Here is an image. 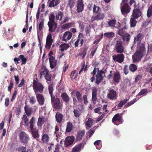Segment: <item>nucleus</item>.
Listing matches in <instances>:
<instances>
[{
  "instance_id": "nucleus-18",
  "label": "nucleus",
  "mask_w": 152,
  "mask_h": 152,
  "mask_svg": "<svg viewBox=\"0 0 152 152\" xmlns=\"http://www.w3.org/2000/svg\"><path fill=\"white\" fill-rule=\"evenodd\" d=\"M36 97L37 102L39 104L42 105L44 104L45 100L43 95L39 94H36Z\"/></svg>"
},
{
  "instance_id": "nucleus-6",
  "label": "nucleus",
  "mask_w": 152,
  "mask_h": 152,
  "mask_svg": "<svg viewBox=\"0 0 152 152\" xmlns=\"http://www.w3.org/2000/svg\"><path fill=\"white\" fill-rule=\"evenodd\" d=\"M18 136L21 143L25 145L27 144L30 140L29 135L24 132H21Z\"/></svg>"
},
{
  "instance_id": "nucleus-37",
  "label": "nucleus",
  "mask_w": 152,
  "mask_h": 152,
  "mask_svg": "<svg viewBox=\"0 0 152 152\" xmlns=\"http://www.w3.org/2000/svg\"><path fill=\"white\" fill-rule=\"evenodd\" d=\"M72 129L73 125L72 123L70 121L68 122L66 126V132L67 133L70 132L72 131Z\"/></svg>"
},
{
  "instance_id": "nucleus-2",
  "label": "nucleus",
  "mask_w": 152,
  "mask_h": 152,
  "mask_svg": "<svg viewBox=\"0 0 152 152\" xmlns=\"http://www.w3.org/2000/svg\"><path fill=\"white\" fill-rule=\"evenodd\" d=\"M51 99V103L52 107L55 110H61L63 108V103L59 98L53 96Z\"/></svg>"
},
{
  "instance_id": "nucleus-52",
  "label": "nucleus",
  "mask_w": 152,
  "mask_h": 152,
  "mask_svg": "<svg viewBox=\"0 0 152 152\" xmlns=\"http://www.w3.org/2000/svg\"><path fill=\"white\" fill-rule=\"evenodd\" d=\"M137 101V100L136 98H135L133 99V100L131 101L128 103L124 107L125 108H126L127 107L131 106L132 105L134 104Z\"/></svg>"
},
{
  "instance_id": "nucleus-56",
  "label": "nucleus",
  "mask_w": 152,
  "mask_h": 152,
  "mask_svg": "<svg viewBox=\"0 0 152 152\" xmlns=\"http://www.w3.org/2000/svg\"><path fill=\"white\" fill-rule=\"evenodd\" d=\"M55 16L52 13H50L49 16V20L50 23H55L54 21Z\"/></svg>"
},
{
  "instance_id": "nucleus-50",
  "label": "nucleus",
  "mask_w": 152,
  "mask_h": 152,
  "mask_svg": "<svg viewBox=\"0 0 152 152\" xmlns=\"http://www.w3.org/2000/svg\"><path fill=\"white\" fill-rule=\"evenodd\" d=\"M49 94L50 95L51 98L53 97V96H55L53 95V88L52 85L49 86L48 88Z\"/></svg>"
},
{
  "instance_id": "nucleus-22",
  "label": "nucleus",
  "mask_w": 152,
  "mask_h": 152,
  "mask_svg": "<svg viewBox=\"0 0 152 152\" xmlns=\"http://www.w3.org/2000/svg\"><path fill=\"white\" fill-rule=\"evenodd\" d=\"M72 36V33L70 31L65 32L62 37V40L65 42H67L71 38Z\"/></svg>"
},
{
  "instance_id": "nucleus-1",
  "label": "nucleus",
  "mask_w": 152,
  "mask_h": 152,
  "mask_svg": "<svg viewBox=\"0 0 152 152\" xmlns=\"http://www.w3.org/2000/svg\"><path fill=\"white\" fill-rule=\"evenodd\" d=\"M35 118L34 117H32L29 121L30 132L31 133L32 137L34 139L39 138V129L34 127L35 124Z\"/></svg>"
},
{
  "instance_id": "nucleus-19",
  "label": "nucleus",
  "mask_w": 152,
  "mask_h": 152,
  "mask_svg": "<svg viewBox=\"0 0 152 152\" xmlns=\"http://www.w3.org/2000/svg\"><path fill=\"white\" fill-rule=\"evenodd\" d=\"M141 12L139 9H134L133 10L132 16V17L137 19L141 16Z\"/></svg>"
},
{
  "instance_id": "nucleus-23",
  "label": "nucleus",
  "mask_w": 152,
  "mask_h": 152,
  "mask_svg": "<svg viewBox=\"0 0 152 152\" xmlns=\"http://www.w3.org/2000/svg\"><path fill=\"white\" fill-rule=\"evenodd\" d=\"M49 59L50 68L52 69H54L57 65V60L55 59L53 56H50Z\"/></svg>"
},
{
  "instance_id": "nucleus-32",
  "label": "nucleus",
  "mask_w": 152,
  "mask_h": 152,
  "mask_svg": "<svg viewBox=\"0 0 152 152\" xmlns=\"http://www.w3.org/2000/svg\"><path fill=\"white\" fill-rule=\"evenodd\" d=\"M85 141L83 140L81 143H80L76 145L72 149V152H79L81 150V147L82 144H84Z\"/></svg>"
},
{
  "instance_id": "nucleus-58",
  "label": "nucleus",
  "mask_w": 152,
  "mask_h": 152,
  "mask_svg": "<svg viewBox=\"0 0 152 152\" xmlns=\"http://www.w3.org/2000/svg\"><path fill=\"white\" fill-rule=\"evenodd\" d=\"M59 127L57 125H56L55 127V132H54V134H56V137H58L59 134H58V131H59Z\"/></svg>"
},
{
  "instance_id": "nucleus-34",
  "label": "nucleus",
  "mask_w": 152,
  "mask_h": 152,
  "mask_svg": "<svg viewBox=\"0 0 152 152\" xmlns=\"http://www.w3.org/2000/svg\"><path fill=\"white\" fill-rule=\"evenodd\" d=\"M74 116L77 118H79L81 115V112L78 108H75L73 110Z\"/></svg>"
},
{
  "instance_id": "nucleus-57",
  "label": "nucleus",
  "mask_w": 152,
  "mask_h": 152,
  "mask_svg": "<svg viewBox=\"0 0 152 152\" xmlns=\"http://www.w3.org/2000/svg\"><path fill=\"white\" fill-rule=\"evenodd\" d=\"M45 77L48 83H50L51 82V77L49 73L45 76Z\"/></svg>"
},
{
  "instance_id": "nucleus-8",
  "label": "nucleus",
  "mask_w": 152,
  "mask_h": 152,
  "mask_svg": "<svg viewBox=\"0 0 152 152\" xmlns=\"http://www.w3.org/2000/svg\"><path fill=\"white\" fill-rule=\"evenodd\" d=\"M113 60L119 63H122L124 61L125 58L124 55L122 53H119L117 55L112 56Z\"/></svg>"
},
{
  "instance_id": "nucleus-5",
  "label": "nucleus",
  "mask_w": 152,
  "mask_h": 152,
  "mask_svg": "<svg viewBox=\"0 0 152 152\" xmlns=\"http://www.w3.org/2000/svg\"><path fill=\"white\" fill-rule=\"evenodd\" d=\"M114 50L118 53H122L124 52V48L122 42L120 39L116 41L114 48Z\"/></svg>"
},
{
  "instance_id": "nucleus-47",
  "label": "nucleus",
  "mask_w": 152,
  "mask_h": 152,
  "mask_svg": "<svg viewBox=\"0 0 152 152\" xmlns=\"http://www.w3.org/2000/svg\"><path fill=\"white\" fill-rule=\"evenodd\" d=\"M94 122V120L92 118H89L86 121V125L89 128H90L93 125Z\"/></svg>"
},
{
  "instance_id": "nucleus-36",
  "label": "nucleus",
  "mask_w": 152,
  "mask_h": 152,
  "mask_svg": "<svg viewBox=\"0 0 152 152\" xmlns=\"http://www.w3.org/2000/svg\"><path fill=\"white\" fill-rule=\"evenodd\" d=\"M50 138L48 135L46 134H42V141L43 143H47L49 142Z\"/></svg>"
},
{
  "instance_id": "nucleus-63",
  "label": "nucleus",
  "mask_w": 152,
  "mask_h": 152,
  "mask_svg": "<svg viewBox=\"0 0 152 152\" xmlns=\"http://www.w3.org/2000/svg\"><path fill=\"white\" fill-rule=\"evenodd\" d=\"M78 23L80 27V30L82 31H83L84 28V23L80 21H79Z\"/></svg>"
},
{
  "instance_id": "nucleus-11",
  "label": "nucleus",
  "mask_w": 152,
  "mask_h": 152,
  "mask_svg": "<svg viewBox=\"0 0 152 152\" xmlns=\"http://www.w3.org/2000/svg\"><path fill=\"white\" fill-rule=\"evenodd\" d=\"M143 56H144V55L141 54L138 52L136 51L132 56L133 62L135 63L141 59V58Z\"/></svg>"
},
{
  "instance_id": "nucleus-31",
  "label": "nucleus",
  "mask_w": 152,
  "mask_h": 152,
  "mask_svg": "<svg viewBox=\"0 0 152 152\" xmlns=\"http://www.w3.org/2000/svg\"><path fill=\"white\" fill-rule=\"evenodd\" d=\"M121 37L123 41L127 43L129 42L131 38V36L129 34L126 33Z\"/></svg>"
},
{
  "instance_id": "nucleus-30",
  "label": "nucleus",
  "mask_w": 152,
  "mask_h": 152,
  "mask_svg": "<svg viewBox=\"0 0 152 152\" xmlns=\"http://www.w3.org/2000/svg\"><path fill=\"white\" fill-rule=\"evenodd\" d=\"M96 77L95 83L97 85H98L101 82L103 79V76L102 75L97 73L96 74Z\"/></svg>"
},
{
  "instance_id": "nucleus-14",
  "label": "nucleus",
  "mask_w": 152,
  "mask_h": 152,
  "mask_svg": "<svg viewBox=\"0 0 152 152\" xmlns=\"http://www.w3.org/2000/svg\"><path fill=\"white\" fill-rule=\"evenodd\" d=\"M49 27V30L50 32L53 33L55 32L57 28L58 24L56 23H50L48 22V24Z\"/></svg>"
},
{
  "instance_id": "nucleus-10",
  "label": "nucleus",
  "mask_w": 152,
  "mask_h": 152,
  "mask_svg": "<svg viewBox=\"0 0 152 152\" xmlns=\"http://www.w3.org/2000/svg\"><path fill=\"white\" fill-rule=\"evenodd\" d=\"M98 88L96 87H94L92 89V100L93 103L95 104L97 100V95Z\"/></svg>"
},
{
  "instance_id": "nucleus-44",
  "label": "nucleus",
  "mask_w": 152,
  "mask_h": 152,
  "mask_svg": "<svg viewBox=\"0 0 152 152\" xmlns=\"http://www.w3.org/2000/svg\"><path fill=\"white\" fill-rule=\"evenodd\" d=\"M75 23L73 22H70L64 24L62 26V28L63 29H67L72 27Z\"/></svg>"
},
{
  "instance_id": "nucleus-51",
  "label": "nucleus",
  "mask_w": 152,
  "mask_h": 152,
  "mask_svg": "<svg viewBox=\"0 0 152 152\" xmlns=\"http://www.w3.org/2000/svg\"><path fill=\"white\" fill-rule=\"evenodd\" d=\"M44 26V21H41L39 23L38 28L37 29V33L39 32L43 28Z\"/></svg>"
},
{
  "instance_id": "nucleus-55",
  "label": "nucleus",
  "mask_w": 152,
  "mask_h": 152,
  "mask_svg": "<svg viewBox=\"0 0 152 152\" xmlns=\"http://www.w3.org/2000/svg\"><path fill=\"white\" fill-rule=\"evenodd\" d=\"M63 12L61 11H59L58 12V14L56 15V18L57 20H61L62 18V16L63 15Z\"/></svg>"
},
{
  "instance_id": "nucleus-17",
  "label": "nucleus",
  "mask_w": 152,
  "mask_h": 152,
  "mask_svg": "<svg viewBox=\"0 0 152 152\" xmlns=\"http://www.w3.org/2000/svg\"><path fill=\"white\" fill-rule=\"evenodd\" d=\"M143 38V34L139 33L137 35L136 37H134V43L137 42V45H139L140 44Z\"/></svg>"
},
{
  "instance_id": "nucleus-16",
  "label": "nucleus",
  "mask_w": 152,
  "mask_h": 152,
  "mask_svg": "<svg viewBox=\"0 0 152 152\" xmlns=\"http://www.w3.org/2000/svg\"><path fill=\"white\" fill-rule=\"evenodd\" d=\"M85 133V131L84 129L78 131L76 136V141L81 140L83 137Z\"/></svg>"
},
{
  "instance_id": "nucleus-13",
  "label": "nucleus",
  "mask_w": 152,
  "mask_h": 152,
  "mask_svg": "<svg viewBox=\"0 0 152 152\" xmlns=\"http://www.w3.org/2000/svg\"><path fill=\"white\" fill-rule=\"evenodd\" d=\"M138 46L137 48V52H138L144 56L146 53V50L145 48V45L144 43H142L140 45H138Z\"/></svg>"
},
{
  "instance_id": "nucleus-15",
  "label": "nucleus",
  "mask_w": 152,
  "mask_h": 152,
  "mask_svg": "<svg viewBox=\"0 0 152 152\" xmlns=\"http://www.w3.org/2000/svg\"><path fill=\"white\" fill-rule=\"evenodd\" d=\"M53 40L52 39V34H49L47 37L45 47L46 48H50L52 44Z\"/></svg>"
},
{
  "instance_id": "nucleus-45",
  "label": "nucleus",
  "mask_w": 152,
  "mask_h": 152,
  "mask_svg": "<svg viewBox=\"0 0 152 152\" xmlns=\"http://www.w3.org/2000/svg\"><path fill=\"white\" fill-rule=\"evenodd\" d=\"M60 47L61 48V51L63 52L64 50H66L68 49L69 48V46L68 44L64 43L61 45Z\"/></svg>"
},
{
  "instance_id": "nucleus-4",
  "label": "nucleus",
  "mask_w": 152,
  "mask_h": 152,
  "mask_svg": "<svg viewBox=\"0 0 152 152\" xmlns=\"http://www.w3.org/2000/svg\"><path fill=\"white\" fill-rule=\"evenodd\" d=\"M32 86L34 92L37 94L39 92L42 93L43 91L44 86L42 84L38 81L34 80L33 81Z\"/></svg>"
},
{
  "instance_id": "nucleus-59",
  "label": "nucleus",
  "mask_w": 152,
  "mask_h": 152,
  "mask_svg": "<svg viewBox=\"0 0 152 152\" xmlns=\"http://www.w3.org/2000/svg\"><path fill=\"white\" fill-rule=\"evenodd\" d=\"M75 4L74 0H69L68 5L70 8H72L74 6Z\"/></svg>"
},
{
  "instance_id": "nucleus-28",
  "label": "nucleus",
  "mask_w": 152,
  "mask_h": 152,
  "mask_svg": "<svg viewBox=\"0 0 152 152\" xmlns=\"http://www.w3.org/2000/svg\"><path fill=\"white\" fill-rule=\"evenodd\" d=\"M25 112L28 117L30 116L33 113V108L31 107H27L26 105H25L24 107Z\"/></svg>"
},
{
  "instance_id": "nucleus-64",
  "label": "nucleus",
  "mask_w": 152,
  "mask_h": 152,
  "mask_svg": "<svg viewBox=\"0 0 152 152\" xmlns=\"http://www.w3.org/2000/svg\"><path fill=\"white\" fill-rule=\"evenodd\" d=\"M123 70L126 75H127L129 73L128 66L127 65H125L124 66Z\"/></svg>"
},
{
  "instance_id": "nucleus-49",
  "label": "nucleus",
  "mask_w": 152,
  "mask_h": 152,
  "mask_svg": "<svg viewBox=\"0 0 152 152\" xmlns=\"http://www.w3.org/2000/svg\"><path fill=\"white\" fill-rule=\"evenodd\" d=\"M104 37H106L112 38L114 37L115 33L112 32H108L105 33L104 34Z\"/></svg>"
},
{
  "instance_id": "nucleus-62",
  "label": "nucleus",
  "mask_w": 152,
  "mask_h": 152,
  "mask_svg": "<svg viewBox=\"0 0 152 152\" xmlns=\"http://www.w3.org/2000/svg\"><path fill=\"white\" fill-rule=\"evenodd\" d=\"M14 83L12 80H11L10 81V85L8 87V91H10L12 88L13 87Z\"/></svg>"
},
{
  "instance_id": "nucleus-25",
  "label": "nucleus",
  "mask_w": 152,
  "mask_h": 152,
  "mask_svg": "<svg viewBox=\"0 0 152 152\" xmlns=\"http://www.w3.org/2000/svg\"><path fill=\"white\" fill-rule=\"evenodd\" d=\"M61 96L63 101L66 103H68L70 99V98L68 95L65 92L62 93L61 95Z\"/></svg>"
},
{
  "instance_id": "nucleus-29",
  "label": "nucleus",
  "mask_w": 152,
  "mask_h": 152,
  "mask_svg": "<svg viewBox=\"0 0 152 152\" xmlns=\"http://www.w3.org/2000/svg\"><path fill=\"white\" fill-rule=\"evenodd\" d=\"M55 118L57 122L58 123H60L62 121L63 116L61 113L59 112H57L56 113Z\"/></svg>"
},
{
  "instance_id": "nucleus-21",
  "label": "nucleus",
  "mask_w": 152,
  "mask_h": 152,
  "mask_svg": "<svg viewBox=\"0 0 152 152\" xmlns=\"http://www.w3.org/2000/svg\"><path fill=\"white\" fill-rule=\"evenodd\" d=\"M104 17V15L103 13H99L95 16H92L91 18V21L93 22L95 20H102Z\"/></svg>"
},
{
  "instance_id": "nucleus-61",
  "label": "nucleus",
  "mask_w": 152,
  "mask_h": 152,
  "mask_svg": "<svg viewBox=\"0 0 152 152\" xmlns=\"http://www.w3.org/2000/svg\"><path fill=\"white\" fill-rule=\"evenodd\" d=\"M93 70H95L96 73V72H97V73H98V74L102 75V74L104 73V72L103 70H99L98 68H97L95 67Z\"/></svg>"
},
{
  "instance_id": "nucleus-40",
  "label": "nucleus",
  "mask_w": 152,
  "mask_h": 152,
  "mask_svg": "<svg viewBox=\"0 0 152 152\" xmlns=\"http://www.w3.org/2000/svg\"><path fill=\"white\" fill-rule=\"evenodd\" d=\"M75 95L79 102H81L83 100L82 98V95L79 91H77L75 93Z\"/></svg>"
},
{
  "instance_id": "nucleus-27",
  "label": "nucleus",
  "mask_w": 152,
  "mask_h": 152,
  "mask_svg": "<svg viewBox=\"0 0 152 152\" xmlns=\"http://www.w3.org/2000/svg\"><path fill=\"white\" fill-rule=\"evenodd\" d=\"M40 77L41 78L42 75L44 76L49 73V71L44 66H42L40 71Z\"/></svg>"
},
{
  "instance_id": "nucleus-12",
  "label": "nucleus",
  "mask_w": 152,
  "mask_h": 152,
  "mask_svg": "<svg viewBox=\"0 0 152 152\" xmlns=\"http://www.w3.org/2000/svg\"><path fill=\"white\" fill-rule=\"evenodd\" d=\"M84 5L82 0H78L77 5V13L82 12L84 10Z\"/></svg>"
},
{
  "instance_id": "nucleus-46",
  "label": "nucleus",
  "mask_w": 152,
  "mask_h": 152,
  "mask_svg": "<svg viewBox=\"0 0 152 152\" xmlns=\"http://www.w3.org/2000/svg\"><path fill=\"white\" fill-rule=\"evenodd\" d=\"M146 15L148 18H150L152 16V4L148 7Z\"/></svg>"
},
{
  "instance_id": "nucleus-3",
  "label": "nucleus",
  "mask_w": 152,
  "mask_h": 152,
  "mask_svg": "<svg viewBox=\"0 0 152 152\" xmlns=\"http://www.w3.org/2000/svg\"><path fill=\"white\" fill-rule=\"evenodd\" d=\"M131 7L128 4V0H122L121 7V12L122 14L125 15L128 13L131 10Z\"/></svg>"
},
{
  "instance_id": "nucleus-54",
  "label": "nucleus",
  "mask_w": 152,
  "mask_h": 152,
  "mask_svg": "<svg viewBox=\"0 0 152 152\" xmlns=\"http://www.w3.org/2000/svg\"><path fill=\"white\" fill-rule=\"evenodd\" d=\"M29 102L31 104H34L36 102V100L34 96H31L29 99Z\"/></svg>"
},
{
  "instance_id": "nucleus-39",
  "label": "nucleus",
  "mask_w": 152,
  "mask_h": 152,
  "mask_svg": "<svg viewBox=\"0 0 152 152\" xmlns=\"http://www.w3.org/2000/svg\"><path fill=\"white\" fill-rule=\"evenodd\" d=\"M135 18L133 17H131L130 19V25L131 27H134L136 25L137 21L136 20Z\"/></svg>"
},
{
  "instance_id": "nucleus-7",
  "label": "nucleus",
  "mask_w": 152,
  "mask_h": 152,
  "mask_svg": "<svg viewBox=\"0 0 152 152\" xmlns=\"http://www.w3.org/2000/svg\"><path fill=\"white\" fill-rule=\"evenodd\" d=\"M107 96V98L111 100H116L118 97V93L115 90L110 88Z\"/></svg>"
},
{
  "instance_id": "nucleus-41",
  "label": "nucleus",
  "mask_w": 152,
  "mask_h": 152,
  "mask_svg": "<svg viewBox=\"0 0 152 152\" xmlns=\"http://www.w3.org/2000/svg\"><path fill=\"white\" fill-rule=\"evenodd\" d=\"M129 68L130 70L132 72H135L137 69V66L134 64H131Z\"/></svg>"
},
{
  "instance_id": "nucleus-43",
  "label": "nucleus",
  "mask_w": 152,
  "mask_h": 152,
  "mask_svg": "<svg viewBox=\"0 0 152 152\" xmlns=\"http://www.w3.org/2000/svg\"><path fill=\"white\" fill-rule=\"evenodd\" d=\"M28 149L27 148L26 146H21L18 147L17 151L19 152H28Z\"/></svg>"
},
{
  "instance_id": "nucleus-24",
  "label": "nucleus",
  "mask_w": 152,
  "mask_h": 152,
  "mask_svg": "<svg viewBox=\"0 0 152 152\" xmlns=\"http://www.w3.org/2000/svg\"><path fill=\"white\" fill-rule=\"evenodd\" d=\"M22 121L21 122V124L25 126H27L28 125L29 119L28 118L27 116L24 114L23 115V117L21 118Z\"/></svg>"
},
{
  "instance_id": "nucleus-9",
  "label": "nucleus",
  "mask_w": 152,
  "mask_h": 152,
  "mask_svg": "<svg viewBox=\"0 0 152 152\" xmlns=\"http://www.w3.org/2000/svg\"><path fill=\"white\" fill-rule=\"evenodd\" d=\"M75 137L73 136L67 137L64 140V145L66 147L71 145L75 141Z\"/></svg>"
},
{
  "instance_id": "nucleus-60",
  "label": "nucleus",
  "mask_w": 152,
  "mask_h": 152,
  "mask_svg": "<svg viewBox=\"0 0 152 152\" xmlns=\"http://www.w3.org/2000/svg\"><path fill=\"white\" fill-rule=\"evenodd\" d=\"M116 21L115 19L111 20L108 22V24L111 27H113L115 26Z\"/></svg>"
},
{
  "instance_id": "nucleus-33",
  "label": "nucleus",
  "mask_w": 152,
  "mask_h": 152,
  "mask_svg": "<svg viewBox=\"0 0 152 152\" xmlns=\"http://www.w3.org/2000/svg\"><path fill=\"white\" fill-rule=\"evenodd\" d=\"M120 78V75L119 72H116L114 73L113 76V80L114 82L116 83H118Z\"/></svg>"
},
{
  "instance_id": "nucleus-35",
  "label": "nucleus",
  "mask_w": 152,
  "mask_h": 152,
  "mask_svg": "<svg viewBox=\"0 0 152 152\" xmlns=\"http://www.w3.org/2000/svg\"><path fill=\"white\" fill-rule=\"evenodd\" d=\"M44 118L40 116L39 117L37 123V125L38 128H40L42 127V125L44 124Z\"/></svg>"
},
{
  "instance_id": "nucleus-42",
  "label": "nucleus",
  "mask_w": 152,
  "mask_h": 152,
  "mask_svg": "<svg viewBox=\"0 0 152 152\" xmlns=\"http://www.w3.org/2000/svg\"><path fill=\"white\" fill-rule=\"evenodd\" d=\"M129 101V99L126 98L121 101L118 104V107L119 108L122 107Z\"/></svg>"
},
{
  "instance_id": "nucleus-20",
  "label": "nucleus",
  "mask_w": 152,
  "mask_h": 152,
  "mask_svg": "<svg viewBox=\"0 0 152 152\" xmlns=\"http://www.w3.org/2000/svg\"><path fill=\"white\" fill-rule=\"evenodd\" d=\"M117 121H118L120 124H121L122 122V117L118 113L114 115L112 119V122L115 124Z\"/></svg>"
},
{
  "instance_id": "nucleus-48",
  "label": "nucleus",
  "mask_w": 152,
  "mask_h": 152,
  "mask_svg": "<svg viewBox=\"0 0 152 152\" xmlns=\"http://www.w3.org/2000/svg\"><path fill=\"white\" fill-rule=\"evenodd\" d=\"M148 92V91L146 89H142L141 90L138 94L136 96V97L137 98L139 99L140 98L139 97V96L143 95L144 94L146 95V93H147Z\"/></svg>"
},
{
  "instance_id": "nucleus-38",
  "label": "nucleus",
  "mask_w": 152,
  "mask_h": 152,
  "mask_svg": "<svg viewBox=\"0 0 152 152\" xmlns=\"http://www.w3.org/2000/svg\"><path fill=\"white\" fill-rule=\"evenodd\" d=\"M59 0H52L49 3V7H50L57 5L60 3Z\"/></svg>"
},
{
  "instance_id": "nucleus-26",
  "label": "nucleus",
  "mask_w": 152,
  "mask_h": 152,
  "mask_svg": "<svg viewBox=\"0 0 152 152\" xmlns=\"http://www.w3.org/2000/svg\"><path fill=\"white\" fill-rule=\"evenodd\" d=\"M128 28L126 26H124L122 28H119L117 32L118 34L121 37L123 36L125 34L126 30Z\"/></svg>"
},
{
  "instance_id": "nucleus-53",
  "label": "nucleus",
  "mask_w": 152,
  "mask_h": 152,
  "mask_svg": "<svg viewBox=\"0 0 152 152\" xmlns=\"http://www.w3.org/2000/svg\"><path fill=\"white\" fill-rule=\"evenodd\" d=\"M100 8L99 7H97L95 4H94L93 12H94L97 14H98L99 12V10Z\"/></svg>"
}]
</instances>
